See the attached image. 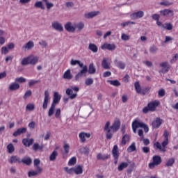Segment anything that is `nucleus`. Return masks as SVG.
<instances>
[{
    "label": "nucleus",
    "mask_w": 178,
    "mask_h": 178,
    "mask_svg": "<svg viewBox=\"0 0 178 178\" xmlns=\"http://www.w3.org/2000/svg\"><path fill=\"white\" fill-rule=\"evenodd\" d=\"M111 122L108 121L104 128V131H106V138L107 140H111L113 137V133H116L119 129H120V120H118L114 122V123L111 126Z\"/></svg>",
    "instance_id": "1"
},
{
    "label": "nucleus",
    "mask_w": 178,
    "mask_h": 178,
    "mask_svg": "<svg viewBox=\"0 0 178 178\" xmlns=\"http://www.w3.org/2000/svg\"><path fill=\"white\" fill-rule=\"evenodd\" d=\"M38 62V57L33 55L26 58H24L21 62L22 66H27V65H35Z\"/></svg>",
    "instance_id": "2"
},
{
    "label": "nucleus",
    "mask_w": 178,
    "mask_h": 178,
    "mask_svg": "<svg viewBox=\"0 0 178 178\" xmlns=\"http://www.w3.org/2000/svg\"><path fill=\"white\" fill-rule=\"evenodd\" d=\"M80 91V88L77 86L71 87L66 90V95L70 97V99H74L77 97V92Z\"/></svg>",
    "instance_id": "3"
},
{
    "label": "nucleus",
    "mask_w": 178,
    "mask_h": 178,
    "mask_svg": "<svg viewBox=\"0 0 178 178\" xmlns=\"http://www.w3.org/2000/svg\"><path fill=\"white\" fill-rule=\"evenodd\" d=\"M152 162L149 163V169H155L156 166H159L162 163V157L159 155H156L152 157Z\"/></svg>",
    "instance_id": "4"
},
{
    "label": "nucleus",
    "mask_w": 178,
    "mask_h": 178,
    "mask_svg": "<svg viewBox=\"0 0 178 178\" xmlns=\"http://www.w3.org/2000/svg\"><path fill=\"white\" fill-rule=\"evenodd\" d=\"M168 144H169V140L165 139L161 145L159 142H156L154 143V147H156L157 149L161 151V152H166V145H168Z\"/></svg>",
    "instance_id": "5"
},
{
    "label": "nucleus",
    "mask_w": 178,
    "mask_h": 178,
    "mask_svg": "<svg viewBox=\"0 0 178 178\" xmlns=\"http://www.w3.org/2000/svg\"><path fill=\"white\" fill-rule=\"evenodd\" d=\"M134 87L137 94H142L143 95H145L146 92L150 90L149 88H146L145 90L141 89V85H140L139 81L135 82Z\"/></svg>",
    "instance_id": "6"
},
{
    "label": "nucleus",
    "mask_w": 178,
    "mask_h": 178,
    "mask_svg": "<svg viewBox=\"0 0 178 178\" xmlns=\"http://www.w3.org/2000/svg\"><path fill=\"white\" fill-rule=\"evenodd\" d=\"M160 67H161V70L159 72V73H168L169 72V69H170V65H169V63L168 62H163L159 64Z\"/></svg>",
    "instance_id": "7"
},
{
    "label": "nucleus",
    "mask_w": 178,
    "mask_h": 178,
    "mask_svg": "<svg viewBox=\"0 0 178 178\" xmlns=\"http://www.w3.org/2000/svg\"><path fill=\"white\" fill-rule=\"evenodd\" d=\"M43 169L35 168V170H31L28 172V177H37V176H40L41 173H42Z\"/></svg>",
    "instance_id": "8"
},
{
    "label": "nucleus",
    "mask_w": 178,
    "mask_h": 178,
    "mask_svg": "<svg viewBox=\"0 0 178 178\" xmlns=\"http://www.w3.org/2000/svg\"><path fill=\"white\" fill-rule=\"evenodd\" d=\"M51 97H49V92L48 90L44 91V97L42 104L43 109H47L48 108V103L49 102Z\"/></svg>",
    "instance_id": "9"
},
{
    "label": "nucleus",
    "mask_w": 178,
    "mask_h": 178,
    "mask_svg": "<svg viewBox=\"0 0 178 178\" xmlns=\"http://www.w3.org/2000/svg\"><path fill=\"white\" fill-rule=\"evenodd\" d=\"M160 14L165 17H172L174 16L175 13L173 12V10L164 9L160 11Z\"/></svg>",
    "instance_id": "10"
},
{
    "label": "nucleus",
    "mask_w": 178,
    "mask_h": 178,
    "mask_svg": "<svg viewBox=\"0 0 178 178\" xmlns=\"http://www.w3.org/2000/svg\"><path fill=\"white\" fill-rule=\"evenodd\" d=\"M87 72H88V67H87V65H85L80 72L75 76L76 81H79V80H80V79H81Z\"/></svg>",
    "instance_id": "11"
},
{
    "label": "nucleus",
    "mask_w": 178,
    "mask_h": 178,
    "mask_svg": "<svg viewBox=\"0 0 178 178\" xmlns=\"http://www.w3.org/2000/svg\"><path fill=\"white\" fill-rule=\"evenodd\" d=\"M158 105H159V101H158V100L151 102L148 103V104H147L150 112H155V111L156 109V106H158Z\"/></svg>",
    "instance_id": "12"
},
{
    "label": "nucleus",
    "mask_w": 178,
    "mask_h": 178,
    "mask_svg": "<svg viewBox=\"0 0 178 178\" xmlns=\"http://www.w3.org/2000/svg\"><path fill=\"white\" fill-rule=\"evenodd\" d=\"M65 29L68 33H74L76 31V24L73 25L72 22H67L65 25Z\"/></svg>",
    "instance_id": "13"
},
{
    "label": "nucleus",
    "mask_w": 178,
    "mask_h": 178,
    "mask_svg": "<svg viewBox=\"0 0 178 178\" xmlns=\"http://www.w3.org/2000/svg\"><path fill=\"white\" fill-rule=\"evenodd\" d=\"M102 49H108V51H115L116 49V44L104 43L101 47Z\"/></svg>",
    "instance_id": "14"
},
{
    "label": "nucleus",
    "mask_w": 178,
    "mask_h": 178,
    "mask_svg": "<svg viewBox=\"0 0 178 178\" xmlns=\"http://www.w3.org/2000/svg\"><path fill=\"white\" fill-rule=\"evenodd\" d=\"M143 16H144V13L143 11H138L136 13H134L130 15V17L131 19H132V20L141 19V17H143Z\"/></svg>",
    "instance_id": "15"
},
{
    "label": "nucleus",
    "mask_w": 178,
    "mask_h": 178,
    "mask_svg": "<svg viewBox=\"0 0 178 178\" xmlns=\"http://www.w3.org/2000/svg\"><path fill=\"white\" fill-rule=\"evenodd\" d=\"M162 122H163L162 119L156 118V120L152 122L153 129H159V127H161V124H162Z\"/></svg>",
    "instance_id": "16"
},
{
    "label": "nucleus",
    "mask_w": 178,
    "mask_h": 178,
    "mask_svg": "<svg viewBox=\"0 0 178 178\" xmlns=\"http://www.w3.org/2000/svg\"><path fill=\"white\" fill-rule=\"evenodd\" d=\"M60 98H62V96L59 95V92H54L53 96V102L51 104L56 106V104H59V102H60Z\"/></svg>",
    "instance_id": "17"
},
{
    "label": "nucleus",
    "mask_w": 178,
    "mask_h": 178,
    "mask_svg": "<svg viewBox=\"0 0 178 178\" xmlns=\"http://www.w3.org/2000/svg\"><path fill=\"white\" fill-rule=\"evenodd\" d=\"M53 29L57 31H63V26L59 22H54L51 24Z\"/></svg>",
    "instance_id": "18"
},
{
    "label": "nucleus",
    "mask_w": 178,
    "mask_h": 178,
    "mask_svg": "<svg viewBox=\"0 0 178 178\" xmlns=\"http://www.w3.org/2000/svg\"><path fill=\"white\" fill-rule=\"evenodd\" d=\"M99 11H92L88 13H86L84 15V17L86 19H92V17H95V16H98V15H100Z\"/></svg>",
    "instance_id": "19"
},
{
    "label": "nucleus",
    "mask_w": 178,
    "mask_h": 178,
    "mask_svg": "<svg viewBox=\"0 0 178 178\" xmlns=\"http://www.w3.org/2000/svg\"><path fill=\"white\" fill-rule=\"evenodd\" d=\"M108 60H109V58H104L102 62V66L103 69H105L106 70L111 69V63Z\"/></svg>",
    "instance_id": "20"
},
{
    "label": "nucleus",
    "mask_w": 178,
    "mask_h": 178,
    "mask_svg": "<svg viewBox=\"0 0 178 178\" xmlns=\"http://www.w3.org/2000/svg\"><path fill=\"white\" fill-rule=\"evenodd\" d=\"M27 131V128L22 127L19 128L16 131H15L13 134L14 137H17V136H21V134H24Z\"/></svg>",
    "instance_id": "21"
},
{
    "label": "nucleus",
    "mask_w": 178,
    "mask_h": 178,
    "mask_svg": "<svg viewBox=\"0 0 178 178\" xmlns=\"http://www.w3.org/2000/svg\"><path fill=\"white\" fill-rule=\"evenodd\" d=\"M20 88V84L17 82L12 83L8 87L10 91H17Z\"/></svg>",
    "instance_id": "22"
},
{
    "label": "nucleus",
    "mask_w": 178,
    "mask_h": 178,
    "mask_svg": "<svg viewBox=\"0 0 178 178\" xmlns=\"http://www.w3.org/2000/svg\"><path fill=\"white\" fill-rule=\"evenodd\" d=\"M33 143H34L33 138H24L22 140V144L25 147H31V145H33Z\"/></svg>",
    "instance_id": "23"
},
{
    "label": "nucleus",
    "mask_w": 178,
    "mask_h": 178,
    "mask_svg": "<svg viewBox=\"0 0 178 178\" xmlns=\"http://www.w3.org/2000/svg\"><path fill=\"white\" fill-rule=\"evenodd\" d=\"M114 63L118 69H121V70H123L126 68V63H123V61H119L118 60H114Z\"/></svg>",
    "instance_id": "24"
},
{
    "label": "nucleus",
    "mask_w": 178,
    "mask_h": 178,
    "mask_svg": "<svg viewBox=\"0 0 178 178\" xmlns=\"http://www.w3.org/2000/svg\"><path fill=\"white\" fill-rule=\"evenodd\" d=\"M119 148L118 147V145H115L113 146V150H112V154L113 156L114 159H119Z\"/></svg>",
    "instance_id": "25"
},
{
    "label": "nucleus",
    "mask_w": 178,
    "mask_h": 178,
    "mask_svg": "<svg viewBox=\"0 0 178 178\" xmlns=\"http://www.w3.org/2000/svg\"><path fill=\"white\" fill-rule=\"evenodd\" d=\"M32 48H34V42L33 41H29L26 44H25L23 47H22V49H24L26 51V49H27L28 51H30V49H32Z\"/></svg>",
    "instance_id": "26"
},
{
    "label": "nucleus",
    "mask_w": 178,
    "mask_h": 178,
    "mask_svg": "<svg viewBox=\"0 0 178 178\" xmlns=\"http://www.w3.org/2000/svg\"><path fill=\"white\" fill-rule=\"evenodd\" d=\"M90 136L91 135L90 134H87L86 132H81L79 134V138L81 143L86 142V137H87V138H90Z\"/></svg>",
    "instance_id": "27"
},
{
    "label": "nucleus",
    "mask_w": 178,
    "mask_h": 178,
    "mask_svg": "<svg viewBox=\"0 0 178 178\" xmlns=\"http://www.w3.org/2000/svg\"><path fill=\"white\" fill-rule=\"evenodd\" d=\"M45 146L44 145H40L38 143H34L33 145L32 149L35 151V152H37V151H42L44 149V147Z\"/></svg>",
    "instance_id": "28"
},
{
    "label": "nucleus",
    "mask_w": 178,
    "mask_h": 178,
    "mask_svg": "<svg viewBox=\"0 0 178 178\" xmlns=\"http://www.w3.org/2000/svg\"><path fill=\"white\" fill-rule=\"evenodd\" d=\"M21 163H24V165H26L27 166H30L31 163H33V160L30 157H24L21 160Z\"/></svg>",
    "instance_id": "29"
},
{
    "label": "nucleus",
    "mask_w": 178,
    "mask_h": 178,
    "mask_svg": "<svg viewBox=\"0 0 178 178\" xmlns=\"http://www.w3.org/2000/svg\"><path fill=\"white\" fill-rule=\"evenodd\" d=\"M9 162L10 163H17V162H18V163H22V160L17 156H12L10 158Z\"/></svg>",
    "instance_id": "30"
},
{
    "label": "nucleus",
    "mask_w": 178,
    "mask_h": 178,
    "mask_svg": "<svg viewBox=\"0 0 178 178\" xmlns=\"http://www.w3.org/2000/svg\"><path fill=\"white\" fill-rule=\"evenodd\" d=\"M63 79L66 80H72L73 79V75H72V72L70 70H67L63 74Z\"/></svg>",
    "instance_id": "31"
},
{
    "label": "nucleus",
    "mask_w": 178,
    "mask_h": 178,
    "mask_svg": "<svg viewBox=\"0 0 178 178\" xmlns=\"http://www.w3.org/2000/svg\"><path fill=\"white\" fill-rule=\"evenodd\" d=\"M109 159V155L108 154H102L101 153H99L97 156V159L98 161H106V159Z\"/></svg>",
    "instance_id": "32"
},
{
    "label": "nucleus",
    "mask_w": 178,
    "mask_h": 178,
    "mask_svg": "<svg viewBox=\"0 0 178 178\" xmlns=\"http://www.w3.org/2000/svg\"><path fill=\"white\" fill-rule=\"evenodd\" d=\"M140 123L139 120H135L132 123V129L134 133H137V129L140 127V125L138 124Z\"/></svg>",
    "instance_id": "33"
},
{
    "label": "nucleus",
    "mask_w": 178,
    "mask_h": 178,
    "mask_svg": "<svg viewBox=\"0 0 178 178\" xmlns=\"http://www.w3.org/2000/svg\"><path fill=\"white\" fill-rule=\"evenodd\" d=\"M88 49L92 51L94 54L98 52V47H97L94 43L89 44Z\"/></svg>",
    "instance_id": "34"
},
{
    "label": "nucleus",
    "mask_w": 178,
    "mask_h": 178,
    "mask_svg": "<svg viewBox=\"0 0 178 178\" xmlns=\"http://www.w3.org/2000/svg\"><path fill=\"white\" fill-rule=\"evenodd\" d=\"M95 72H97V69L95 68V66L94 65V64L92 63L90 64L88 67L89 74H95Z\"/></svg>",
    "instance_id": "35"
},
{
    "label": "nucleus",
    "mask_w": 178,
    "mask_h": 178,
    "mask_svg": "<svg viewBox=\"0 0 178 178\" xmlns=\"http://www.w3.org/2000/svg\"><path fill=\"white\" fill-rule=\"evenodd\" d=\"M74 172L76 175H81L83 173V166L77 165L74 168Z\"/></svg>",
    "instance_id": "36"
},
{
    "label": "nucleus",
    "mask_w": 178,
    "mask_h": 178,
    "mask_svg": "<svg viewBox=\"0 0 178 178\" xmlns=\"http://www.w3.org/2000/svg\"><path fill=\"white\" fill-rule=\"evenodd\" d=\"M40 163H41V161L39 159H35L33 160V166L35 169H42V167L40 166Z\"/></svg>",
    "instance_id": "37"
},
{
    "label": "nucleus",
    "mask_w": 178,
    "mask_h": 178,
    "mask_svg": "<svg viewBox=\"0 0 178 178\" xmlns=\"http://www.w3.org/2000/svg\"><path fill=\"white\" fill-rule=\"evenodd\" d=\"M55 108H56V106L55 104H51L49 111H48V116L49 118H51L55 113Z\"/></svg>",
    "instance_id": "38"
},
{
    "label": "nucleus",
    "mask_w": 178,
    "mask_h": 178,
    "mask_svg": "<svg viewBox=\"0 0 178 178\" xmlns=\"http://www.w3.org/2000/svg\"><path fill=\"white\" fill-rule=\"evenodd\" d=\"M130 141V136L128 134H125L122 139L121 144L122 145H126V143H129Z\"/></svg>",
    "instance_id": "39"
},
{
    "label": "nucleus",
    "mask_w": 178,
    "mask_h": 178,
    "mask_svg": "<svg viewBox=\"0 0 178 178\" xmlns=\"http://www.w3.org/2000/svg\"><path fill=\"white\" fill-rule=\"evenodd\" d=\"M138 125L140 127H142V129H144L145 133H148V131H149V128L144 122L139 121Z\"/></svg>",
    "instance_id": "40"
},
{
    "label": "nucleus",
    "mask_w": 178,
    "mask_h": 178,
    "mask_svg": "<svg viewBox=\"0 0 178 178\" xmlns=\"http://www.w3.org/2000/svg\"><path fill=\"white\" fill-rule=\"evenodd\" d=\"M34 8L42 9V10L45 9V6L42 4V1H36L34 4Z\"/></svg>",
    "instance_id": "41"
},
{
    "label": "nucleus",
    "mask_w": 178,
    "mask_h": 178,
    "mask_svg": "<svg viewBox=\"0 0 178 178\" xmlns=\"http://www.w3.org/2000/svg\"><path fill=\"white\" fill-rule=\"evenodd\" d=\"M127 166H129V163L127 162L121 163L120 164V165L118 166L119 172H122V170H123V169H126V168H127Z\"/></svg>",
    "instance_id": "42"
},
{
    "label": "nucleus",
    "mask_w": 178,
    "mask_h": 178,
    "mask_svg": "<svg viewBox=\"0 0 178 178\" xmlns=\"http://www.w3.org/2000/svg\"><path fill=\"white\" fill-rule=\"evenodd\" d=\"M137 148L136 147V143H132L131 145L127 148V152H134Z\"/></svg>",
    "instance_id": "43"
},
{
    "label": "nucleus",
    "mask_w": 178,
    "mask_h": 178,
    "mask_svg": "<svg viewBox=\"0 0 178 178\" xmlns=\"http://www.w3.org/2000/svg\"><path fill=\"white\" fill-rule=\"evenodd\" d=\"M107 83H109L111 86H114V87H119L120 86V83L118 80H108Z\"/></svg>",
    "instance_id": "44"
},
{
    "label": "nucleus",
    "mask_w": 178,
    "mask_h": 178,
    "mask_svg": "<svg viewBox=\"0 0 178 178\" xmlns=\"http://www.w3.org/2000/svg\"><path fill=\"white\" fill-rule=\"evenodd\" d=\"M42 1H43V2H44L47 10H51V8H54L53 3L49 2L48 0H42Z\"/></svg>",
    "instance_id": "45"
},
{
    "label": "nucleus",
    "mask_w": 178,
    "mask_h": 178,
    "mask_svg": "<svg viewBox=\"0 0 178 178\" xmlns=\"http://www.w3.org/2000/svg\"><path fill=\"white\" fill-rule=\"evenodd\" d=\"M7 149L8 154H13V152H15V146H13V144L10 143L7 145Z\"/></svg>",
    "instance_id": "46"
},
{
    "label": "nucleus",
    "mask_w": 178,
    "mask_h": 178,
    "mask_svg": "<svg viewBox=\"0 0 178 178\" xmlns=\"http://www.w3.org/2000/svg\"><path fill=\"white\" fill-rule=\"evenodd\" d=\"M56 156H58V152L54 150L50 155L49 156V159L51 161H55V159H56Z\"/></svg>",
    "instance_id": "47"
},
{
    "label": "nucleus",
    "mask_w": 178,
    "mask_h": 178,
    "mask_svg": "<svg viewBox=\"0 0 178 178\" xmlns=\"http://www.w3.org/2000/svg\"><path fill=\"white\" fill-rule=\"evenodd\" d=\"M163 28L165 29V30H173V25L170 23H165L163 25Z\"/></svg>",
    "instance_id": "48"
},
{
    "label": "nucleus",
    "mask_w": 178,
    "mask_h": 178,
    "mask_svg": "<svg viewBox=\"0 0 178 178\" xmlns=\"http://www.w3.org/2000/svg\"><path fill=\"white\" fill-rule=\"evenodd\" d=\"M172 4L173 2H170L169 1H165L160 3V5H161V6H166L167 8H168L169 6H172Z\"/></svg>",
    "instance_id": "49"
},
{
    "label": "nucleus",
    "mask_w": 178,
    "mask_h": 178,
    "mask_svg": "<svg viewBox=\"0 0 178 178\" xmlns=\"http://www.w3.org/2000/svg\"><path fill=\"white\" fill-rule=\"evenodd\" d=\"M86 86H92V84H94V79L92 78H88L85 81Z\"/></svg>",
    "instance_id": "50"
},
{
    "label": "nucleus",
    "mask_w": 178,
    "mask_h": 178,
    "mask_svg": "<svg viewBox=\"0 0 178 178\" xmlns=\"http://www.w3.org/2000/svg\"><path fill=\"white\" fill-rule=\"evenodd\" d=\"M175 158L169 159L166 162V166H173V164L175 163Z\"/></svg>",
    "instance_id": "51"
},
{
    "label": "nucleus",
    "mask_w": 178,
    "mask_h": 178,
    "mask_svg": "<svg viewBox=\"0 0 178 178\" xmlns=\"http://www.w3.org/2000/svg\"><path fill=\"white\" fill-rule=\"evenodd\" d=\"M149 52L150 54H156V52H158V47H156V46H151L149 47Z\"/></svg>",
    "instance_id": "52"
},
{
    "label": "nucleus",
    "mask_w": 178,
    "mask_h": 178,
    "mask_svg": "<svg viewBox=\"0 0 178 178\" xmlns=\"http://www.w3.org/2000/svg\"><path fill=\"white\" fill-rule=\"evenodd\" d=\"M121 40H122V41H129V40H130V35L126 33H122L121 35Z\"/></svg>",
    "instance_id": "53"
},
{
    "label": "nucleus",
    "mask_w": 178,
    "mask_h": 178,
    "mask_svg": "<svg viewBox=\"0 0 178 178\" xmlns=\"http://www.w3.org/2000/svg\"><path fill=\"white\" fill-rule=\"evenodd\" d=\"M76 161L77 160H76V157H72V159H70L68 162L69 166H73V165H76Z\"/></svg>",
    "instance_id": "54"
},
{
    "label": "nucleus",
    "mask_w": 178,
    "mask_h": 178,
    "mask_svg": "<svg viewBox=\"0 0 178 178\" xmlns=\"http://www.w3.org/2000/svg\"><path fill=\"white\" fill-rule=\"evenodd\" d=\"M16 83H26V80L24 77L20 76L15 79Z\"/></svg>",
    "instance_id": "55"
},
{
    "label": "nucleus",
    "mask_w": 178,
    "mask_h": 178,
    "mask_svg": "<svg viewBox=\"0 0 178 178\" xmlns=\"http://www.w3.org/2000/svg\"><path fill=\"white\" fill-rule=\"evenodd\" d=\"M26 111H34L35 109V106L33 104H29L26 107Z\"/></svg>",
    "instance_id": "56"
},
{
    "label": "nucleus",
    "mask_w": 178,
    "mask_h": 178,
    "mask_svg": "<svg viewBox=\"0 0 178 178\" xmlns=\"http://www.w3.org/2000/svg\"><path fill=\"white\" fill-rule=\"evenodd\" d=\"M78 29V30L81 31L84 29V24L81 22L77 24H75V29Z\"/></svg>",
    "instance_id": "57"
},
{
    "label": "nucleus",
    "mask_w": 178,
    "mask_h": 178,
    "mask_svg": "<svg viewBox=\"0 0 178 178\" xmlns=\"http://www.w3.org/2000/svg\"><path fill=\"white\" fill-rule=\"evenodd\" d=\"M60 113H61L60 108H57L56 111V113H55V118L56 119H60V118H61Z\"/></svg>",
    "instance_id": "58"
},
{
    "label": "nucleus",
    "mask_w": 178,
    "mask_h": 178,
    "mask_svg": "<svg viewBox=\"0 0 178 178\" xmlns=\"http://www.w3.org/2000/svg\"><path fill=\"white\" fill-rule=\"evenodd\" d=\"M28 127H29L30 130H34L35 129V122L31 121L29 124Z\"/></svg>",
    "instance_id": "59"
},
{
    "label": "nucleus",
    "mask_w": 178,
    "mask_h": 178,
    "mask_svg": "<svg viewBox=\"0 0 178 178\" xmlns=\"http://www.w3.org/2000/svg\"><path fill=\"white\" fill-rule=\"evenodd\" d=\"M38 83H40V81L38 80H30L29 82V87H33V86H35V84H37Z\"/></svg>",
    "instance_id": "60"
},
{
    "label": "nucleus",
    "mask_w": 178,
    "mask_h": 178,
    "mask_svg": "<svg viewBox=\"0 0 178 178\" xmlns=\"http://www.w3.org/2000/svg\"><path fill=\"white\" fill-rule=\"evenodd\" d=\"M31 94H33V92H31V90H27L24 95V99H27L29 97H31Z\"/></svg>",
    "instance_id": "61"
},
{
    "label": "nucleus",
    "mask_w": 178,
    "mask_h": 178,
    "mask_svg": "<svg viewBox=\"0 0 178 178\" xmlns=\"http://www.w3.org/2000/svg\"><path fill=\"white\" fill-rule=\"evenodd\" d=\"M39 44L41 45L42 48H47L48 47V43L45 40H41L39 42Z\"/></svg>",
    "instance_id": "62"
},
{
    "label": "nucleus",
    "mask_w": 178,
    "mask_h": 178,
    "mask_svg": "<svg viewBox=\"0 0 178 178\" xmlns=\"http://www.w3.org/2000/svg\"><path fill=\"white\" fill-rule=\"evenodd\" d=\"M63 149L65 154H67L70 149V146L69 145V144H65L63 146Z\"/></svg>",
    "instance_id": "63"
},
{
    "label": "nucleus",
    "mask_w": 178,
    "mask_h": 178,
    "mask_svg": "<svg viewBox=\"0 0 178 178\" xmlns=\"http://www.w3.org/2000/svg\"><path fill=\"white\" fill-rule=\"evenodd\" d=\"M165 89H160L158 92L159 97H165Z\"/></svg>",
    "instance_id": "64"
}]
</instances>
